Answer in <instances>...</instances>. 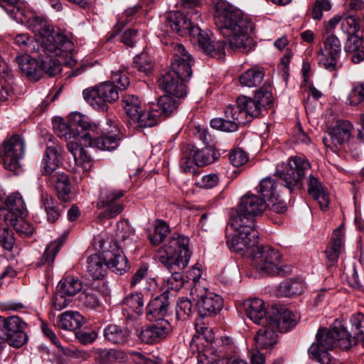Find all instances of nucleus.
<instances>
[{
  "label": "nucleus",
  "mask_w": 364,
  "mask_h": 364,
  "mask_svg": "<svg viewBox=\"0 0 364 364\" xmlns=\"http://www.w3.org/2000/svg\"><path fill=\"white\" fill-rule=\"evenodd\" d=\"M272 103L271 86L263 85L257 90L254 97L240 96L235 105H229L224 111V117L210 120L212 128L225 132H233L240 124H245L254 117H258L263 109Z\"/></svg>",
  "instance_id": "f257e3e1"
},
{
  "label": "nucleus",
  "mask_w": 364,
  "mask_h": 364,
  "mask_svg": "<svg viewBox=\"0 0 364 364\" xmlns=\"http://www.w3.org/2000/svg\"><path fill=\"white\" fill-rule=\"evenodd\" d=\"M215 24L224 36L228 38L229 49L247 53L255 46L250 36L252 23L245 18L242 12L232 5L220 1L215 5Z\"/></svg>",
  "instance_id": "f03ea898"
},
{
  "label": "nucleus",
  "mask_w": 364,
  "mask_h": 364,
  "mask_svg": "<svg viewBox=\"0 0 364 364\" xmlns=\"http://www.w3.org/2000/svg\"><path fill=\"white\" fill-rule=\"evenodd\" d=\"M191 255L189 238L176 233L159 249V262L171 274L166 281L167 289L178 291L182 288L185 279L181 271L187 267Z\"/></svg>",
  "instance_id": "7ed1b4c3"
},
{
  "label": "nucleus",
  "mask_w": 364,
  "mask_h": 364,
  "mask_svg": "<svg viewBox=\"0 0 364 364\" xmlns=\"http://www.w3.org/2000/svg\"><path fill=\"white\" fill-rule=\"evenodd\" d=\"M353 124L346 120H338L322 139L326 149L332 152L343 155L349 154L358 159L360 154V144L364 143V133L358 129L356 136L352 135Z\"/></svg>",
  "instance_id": "20e7f679"
},
{
  "label": "nucleus",
  "mask_w": 364,
  "mask_h": 364,
  "mask_svg": "<svg viewBox=\"0 0 364 364\" xmlns=\"http://www.w3.org/2000/svg\"><path fill=\"white\" fill-rule=\"evenodd\" d=\"M129 84V79L124 70L112 71L110 81L84 90L83 97L94 109L105 111L108 103L119 99V90H125Z\"/></svg>",
  "instance_id": "39448f33"
},
{
  "label": "nucleus",
  "mask_w": 364,
  "mask_h": 364,
  "mask_svg": "<svg viewBox=\"0 0 364 364\" xmlns=\"http://www.w3.org/2000/svg\"><path fill=\"white\" fill-rule=\"evenodd\" d=\"M341 323L337 321L331 328H321L316 336V341L308 349L309 355L321 364H338V360L330 353L335 347L347 350L340 344L341 336Z\"/></svg>",
  "instance_id": "423d86ee"
},
{
  "label": "nucleus",
  "mask_w": 364,
  "mask_h": 364,
  "mask_svg": "<svg viewBox=\"0 0 364 364\" xmlns=\"http://www.w3.org/2000/svg\"><path fill=\"white\" fill-rule=\"evenodd\" d=\"M53 128L55 133L65 141L80 136L90 144V131H94L95 124L90 122L88 117L73 112L69 114L67 122L61 117H55Z\"/></svg>",
  "instance_id": "0eeeda50"
},
{
  "label": "nucleus",
  "mask_w": 364,
  "mask_h": 364,
  "mask_svg": "<svg viewBox=\"0 0 364 364\" xmlns=\"http://www.w3.org/2000/svg\"><path fill=\"white\" fill-rule=\"evenodd\" d=\"M254 266L260 273L270 276H284L291 271L282 262V255L269 245L257 247L251 254Z\"/></svg>",
  "instance_id": "6e6552de"
},
{
  "label": "nucleus",
  "mask_w": 364,
  "mask_h": 364,
  "mask_svg": "<svg viewBox=\"0 0 364 364\" xmlns=\"http://www.w3.org/2000/svg\"><path fill=\"white\" fill-rule=\"evenodd\" d=\"M39 42H36V53L40 52L41 49L46 55L58 56L66 59L64 63L70 67L76 65V60L72 56L74 45L65 35L54 32L51 29L49 33L42 36Z\"/></svg>",
  "instance_id": "1a4fd4ad"
},
{
  "label": "nucleus",
  "mask_w": 364,
  "mask_h": 364,
  "mask_svg": "<svg viewBox=\"0 0 364 364\" xmlns=\"http://www.w3.org/2000/svg\"><path fill=\"white\" fill-rule=\"evenodd\" d=\"M192 272L194 274L193 280L195 284L191 288V294L193 299L196 300V306L199 315L201 317L216 315L223 308V298L220 295L209 291L200 282L196 281L200 277V269L199 268L194 267Z\"/></svg>",
  "instance_id": "9d476101"
},
{
  "label": "nucleus",
  "mask_w": 364,
  "mask_h": 364,
  "mask_svg": "<svg viewBox=\"0 0 364 364\" xmlns=\"http://www.w3.org/2000/svg\"><path fill=\"white\" fill-rule=\"evenodd\" d=\"M310 169L311 164L307 159L295 156L287 163L278 164L275 175L283 181L287 188L293 191L303 187V180Z\"/></svg>",
  "instance_id": "9b49d317"
},
{
  "label": "nucleus",
  "mask_w": 364,
  "mask_h": 364,
  "mask_svg": "<svg viewBox=\"0 0 364 364\" xmlns=\"http://www.w3.org/2000/svg\"><path fill=\"white\" fill-rule=\"evenodd\" d=\"M230 225L235 230L232 237H227L226 242L230 250L245 253L257 244L259 232L255 228V223L244 222L236 226L233 224V218H230Z\"/></svg>",
  "instance_id": "f8f14e48"
},
{
  "label": "nucleus",
  "mask_w": 364,
  "mask_h": 364,
  "mask_svg": "<svg viewBox=\"0 0 364 364\" xmlns=\"http://www.w3.org/2000/svg\"><path fill=\"white\" fill-rule=\"evenodd\" d=\"M26 326V323L18 316H0V348L6 343L15 348L21 347L28 339L24 332Z\"/></svg>",
  "instance_id": "ddd939ff"
},
{
  "label": "nucleus",
  "mask_w": 364,
  "mask_h": 364,
  "mask_svg": "<svg viewBox=\"0 0 364 364\" xmlns=\"http://www.w3.org/2000/svg\"><path fill=\"white\" fill-rule=\"evenodd\" d=\"M25 154V142L18 134H14L6 139L0 146V158L2 159L4 168L16 173L21 169L20 161Z\"/></svg>",
  "instance_id": "4468645a"
},
{
  "label": "nucleus",
  "mask_w": 364,
  "mask_h": 364,
  "mask_svg": "<svg viewBox=\"0 0 364 364\" xmlns=\"http://www.w3.org/2000/svg\"><path fill=\"white\" fill-rule=\"evenodd\" d=\"M269 208L267 201L259 196L247 193L243 196L238 205L236 213L230 218H233V224L236 226L245 222L250 224L255 223V216L261 214Z\"/></svg>",
  "instance_id": "2eb2a0df"
},
{
  "label": "nucleus",
  "mask_w": 364,
  "mask_h": 364,
  "mask_svg": "<svg viewBox=\"0 0 364 364\" xmlns=\"http://www.w3.org/2000/svg\"><path fill=\"white\" fill-rule=\"evenodd\" d=\"M123 190L102 188L97 203L98 209H105L99 215V218L111 219L120 214L124 210L121 198L124 196Z\"/></svg>",
  "instance_id": "dca6fc26"
},
{
  "label": "nucleus",
  "mask_w": 364,
  "mask_h": 364,
  "mask_svg": "<svg viewBox=\"0 0 364 364\" xmlns=\"http://www.w3.org/2000/svg\"><path fill=\"white\" fill-rule=\"evenodd\" d=\"M323 47L318 51V64L330 72H336L341 67L338 60L341 43L336 35L331 34L323 38Z\"/></svg>",
  "instance_id": "f3484780"
},
{
  "label": "nucleus",
  "mask_w": 364,
  "mask_h": 364,
  "mask_svg": "<svg viewBox=\"0 0 364 364\" xmlns=\"http://www.w3.org/2000/svg\"><path fill=\"white\" fill-rule=\"evenodd\" d=\"M300 318L298 313L284 308L273 307L268 310L267 323L277 331L284 333L295 327Z\"/></svg>",
  "instance_id": "a211bd4d"
},
{
  "label": "nucleus",
  "mask_w": 364,
  "mask_h": 364,
  "mask_svg": "<svg viewBox=\"0 0 364 364\" xmlns=\"http://www.w3.org/2000/svg\"><path fill=\"white\" fill-rule=\"evenodd\" d=\"M173 46V57L167 73L181 77L182 80H188L192 75L193 60L182 44L177 43Z\"/></svg>",
  "instance_id": "6ab92c4d"
},
{
  "label": "nucleus",
  "mask_w": 364,
  "mask_h": 364,
  "mask_svg": "<svg viewBox=\"0 0 364 364\" xmlns=\"http://www.w3.org/2000/svg\"><path fill=\"white\" fill-rule=\"evenodd\" d=\"M277 187V182L272 178L266 177L261 180L257 188L262 198L267 201L269 210L277 213H283L287 210V205L279 199Z\"/></svg>",
  "instance_id": "aec40b11"
},
{
  "label": "nucleus",
  "mask_w": 364,
  "mask_h": 364,
  "mask_svg": "<svg viewBox=\"0 0 364 364\" xmlns=\"http://www.w3.org/2000/svg\"><path fill=\"white\" fill-rule=\"evenodd\" d=\"M112 121L108 119L107 122L109 129H105L102 136L93 139L94 133L97 130V126L94 128V131H90V144L85 140V146H94L102 151H111L115 149L119 144L120 131L117 126H112Z\"/></svg>",
  "instance_id": "412c9836"
},
{
  "label": "nucleus",
  "mask_w": 364,
  "mask_h": 364,
  "mask_svg": "<svg viewBox=\"0 0 364 364\" xmlns=\"http://www.w3.org/2000/svg\"><path fill=\"white\" fill-rule=\"evenodd\" d=\"M351 332L347 330V328L341 324V336L345 338H340L341 346L346 349H350L355 346L360 336H364V314L358 312L351 315L349 319Z\"/></svg>",
  "instance_id": "4be33fe9"
},
{
  "label": "nucleus",
  "mask_w": 364,
  "mask_h": 364,
  "mask_svg": "<svg viewBox=\"0 0 364 364\" xmlns=\"http://www.w3.org/2000/svg\"><path fill=\"white\" fill-rule=\"evenodd\" d=\"M122 105L126 114L133 121L139 123L141 127H152L154 121L149 119V112H143L141 101L137 96L125 95L122 98Z\"/></svg>",
  "instance_id": "5701e85b"
},
{
  "label": "nucleus",
  "mask_w": 364,
  "mask_h": 364,
  "mask_svg": "<svg viewBox=\"0 0 364 364\" xmlns=\"http://www.w3.org/2000/svg\"><path fill=\"white\" fill-rule=\"evenodd\" d=\"M191 36L196 38L199 47L203 52L217 59L224 58L225 55V41H212L208 34L203 32L199 27H193L191 30Z\"/></svg>",
  "instance_id": "b1692460"
},
{
  "label": "nucleus",
  "mask_w": 364,
  "mask_h": 364,
  "mask_svg": "<svg viewBox=\"0 0 364 364\" xmlns=\"http://www.w3.org/2000/svg\"><path fill=\"white\" fill-rule=\"evenodd\" d=\"M199 19L200 15L197 11L191 14L190 18H188L181 11H171L167 15L166 23L173 31L179 35L183 36L187 32L191 35V30L193 27H198L193 24L197 23Z\"/></svg>",
  "instance_id": "393cba45"
},
{
  "label": "nucleus",
  "mask_w": 364,
  "mask_h": 364,
  "mask_svg": "<svg viewBox=\"0 0 364 364\" xmlns=\"http://www.w3.org/2000/svg\"><path fill=\"white\" fill-rule=\"evenodd\" d=\"M180 100L173 97L164 95L159 97L156 103H152L149 111V119L157 122V118H166L173 113L178 108Z\"/></svg>",
  "instance_id": "a878e982"
},
{
  "label": "nucleus",
  "mask_w": 364,
  "mask_h": 364,
  "mask_svg": "<svg viewBox=\"0 0 364 364\" xmlns=\"http://www.w3.org/2000/svg\"><path fill=\"white\" fill-rule=\"evenodd\" d=\"M171 331V326L168 321L161 319L156 323L142 328L138 336L142 342L152 344L164 339Z\"/></svg>",
  "instance_id": "bb28decb"
},
{
  "label": "nucleus",
  "mask_w": 364,
  "mask_h": 364,
  "mask_svg": "<svg viewBox=\"0 0 364 364\" xmlns=\"http://www.w3.org/2000/svg\"><path fill=\"white\" fill-rule=\"evenodd\" d=\"M181 77L166 73L158 80L159 87L164 90L167 95H170L175 99L180 100L187 94L185 82Z\"/></svg>",
  "instance_id": "cd10ccee"
},
{
  "label": "nucleus",
  "mask_w": 364,
  "mask_h": 364,
  "mask_svg": "<svg viewBox=\"0 0 364 364\" xmlns=\"http://www.w3.org/2000/svg\"><path fill=\"white\" fill-rule=\"evenodd\" d=\"M307 191L309 195L319 204L322 210H326L329 205V196L326 187L319 178L310 173L308 176Z\"/></svg>",
  "instance_id": "c85d7f7f"
},
{
  "label": "nucleus",
  "mask_w": 364,
  "mask_h": 364,
  "mask_svg": "<svg viewBox=\"0 0 364 364\" xmlns=\"http://www.w3.org/2000/svg\"><path fill=\"white\" fill-rule=\"evenodd\" d=\"M170 302L167 292H164L149 301L146 306V317L149 320H161L169 309Z\"/></svg>",
  "instance_id": "c756f323"
},
{
  "label": "nucleus",
  "mask_w": 364,
  "mask_h": 364,
  "mask_svg": "<svg viewBox=\"0 0 364 364\" xmlns=\"http://www.w3.org/2000/svg\"><path fill=\"white\" fill-rule=\"evenodd\" d=\"M244 311L248 318L257 324L267 323L264 302L258 298L250 299L244 301L242 304Z\"/></svg>",
  "instance_id": "7c9ffc66"
},
{
  "label": "nucleus",
  "mask_w": 364,
  "mask_h": 364,
  "mask_svg": "<svg viewBox=\"0 0 364 364\" xmlns=\"http://www.w3.org/2000/svg\"><path fill=\"white\" fill-rule=\"evenodd\" d=\"M61 147L54 142L48 145L41 161L43 175H52L60 166V153Z\"/></svg>",
  "instance_id": "2f4dec72"
},
{
  "label": "nucleus",
  "mask_w": 364,
  "mask_h": 364,
  "mask_svg": "<svg viewBox=\"0 0 364 364\" xmlns=\"http://www.w3.org/2000/svg\"><path fill=\"white\" fill-rule=\"evenodd\" d=\"M105 259L107 268L119 274H122L128 269V260L123 252L116 246L112 251H104Z\"/></svg>",
  "instance_id": "473e14b6"
},
{
  "label": "nucleus",
  "mask_w": 364,
  "mask_h": 364,
  "mask_svg": "<svg viewBox=\"0 0 364 364\" xmlns=\"http://www.w3.org/2000/svg\"><path fill=\"white\" fill-rule=\"evenodd\" d=\"M50 183L55 186L59 200L68 202L71 198L70 183L68 176L64 172H56L50 176Z\"/></svg>",
  "instance_id": "72a5a7b5"
},
{
  "label": "nucleus",
  "mask_w": 364,
  "mask_h": 364,
  "mask_svg": "<svg viewBox=\"0 0 364 364\" xmlns=\"http://www.w3.org/2000/svg\"><path fill=\"white\" fill-rule=\"evenodd\" d=\"M84 323L83 316L77 311H67L60 314L57 319L56 326L66 331H75Z\"/></svg>",
  "instance_id": "f704fd0d"
},
{
  "label": "nucleus",
  "mask_w": 364,
  "mask_h": 364,
  "mask_svg": "<svg viewBox=\"0 0 364 364\" xmlns=\"http://www.w3.org/2000/svg\"><path fill=\"white\" fill-rule=\"evenodd\" d=\"M107 268L104 252L102 255L94 254L87 257V271L92 279H102L106 274Z\"/></svg>",
  "instance_id": "c9c22d12"
},
{
  "label": "nucleus",
  "mask_w": 364,
  "mask_h": 364,
  "mask_svg": "<svg viewBox=\"0 0 364 364\" xmlns=\"http://www.w3.org/2000/svg\"><path fill=\"white\" fill-rule=\"evenodd\" d=\"M191 155L195 164L198 166H203L215 161L220 154L213 145L205 146L201 149H196L194 147L191 149Z\"/></svg>",
  "instance_id": "e433bc0d"
},
{
  "label": "nucleus",
  "mask_w": 364,
  "mask_h": 364,
  "mask_svg": "<svg viewBox=\"0 0 364 364\" xmlns=\"http://www.w3.org/2000/svg\"><path fill=\"white\" fill-rule=\"evenodd\" d=\"M127 355L114 349L98 348L95 351V364H113L114 361L124 362Z\"/></svg>",
  "instance_id": "4c0bfd02"
},
{
  "label": "nucleus",
  "mask_w": 364,
  "mask_h": 364,
  "mask_svg": "<svg viewBox=\"0 0 364 364\" xmlns=\"http://www.w3.org/2000/svg\"><path fill=\"white\" fill-rule=\"evenodd\" d=\"M261 325L262 327L257 331L255 342L258 348H268L277 343V331L274 328L269 326L268 323Z\"/></svg>",
  "instance_id": "58836bf2"
},
{
  "label": "nucleus",
  "mask_w": 364,
  "mask_h": 364,
  "mask_svg": "<svg viewBox=\"0 0 364 364\" xmlns=\"http://www.w3.org/2000/svg\"><path fill=\"white\" fill-rule=\"evenodd\" d=\"M41 207L44 209L48 221L55 223L60 216L62 210L55 199L48 193H42Z\"/></svg>",
  "instance_id": "ea45409f"
},
{
  "label": "nucleus",
  "mask_w": 364,
  "mask_h": 364,
  "mask_svg": "<svg viewBox=\"0 0 364 364\" xmlns=\"http://www.w3.org/2000/svg\"><path fill=\"white\" fill-rule=\"evenodd\" d=\"M103 335L106 341L114 344L123 345L128 341L129 332L120 326L110 324L105 328Z\"/></svg>",
  "instance_id": "a19ab883"
},
{
  "label": "nucleus",
  "mask_w": 364,
  "mask_h": 364,
  "mask_svg": "<svg viewBox=\"0 0 364 364\" xmlns=\"http://www.w3.org/2000/svg\"><path fill=\"white\" fill-rule=\"evenodd\" d=\"M16 63L19 69L28 78L38 80L40 78V71L38 69V63L36 60L30 58L29 56H17L16 58Z\"/></svg>",
  "instance_id": "79ce46f5"
},
{
  "label": "nucleus",
  "mask_w": 364,
  "mask_h": 364,
  "mask_svg": "<svg viewBox=\"0 0 364 364\" xmlns=\"http://www.w3.org/2000/svg\"><path fill=\"white\" fill-rule=\"evenodd\" d=\"M264 77V73L262 68L255 65L243 73L240 77V82L242 85L248 87H257L261 84Z\"/></svg>",
  "instance_id": "37998d69"
},
{
  "label": "nucleus",
  "mask_w": 364,
  "mask_h": 364,
  "mask_svg": "<svg viewBox=\"0 0 364 364\" xmlns=\"http://www.w3.org/2000/svg\"><path fill=\"white\" fill-rule=\"evenodd\" d=\"M82 283L78 278L67 276L60 280L56 289L60 290L61 293L67 294L72 298L82 289Z\"/></svg>",
  "instance_id": "c03bdc74"
},
{
  "label": "nucleus",
  "mask_w": 364,
  "mask_h": 364,
  "mask_svg": "<svg viewBox=\"0 0 364 364\" xmlns=\"http://www.w3.org/2000/svg\"><path fill=\"white\" fill-rule=\"evenodd\" d=\"M304 289V283L298 279H287L278 287V294L281 296H293L301 294Z\"/></svg>",
  "instance_id": "a18cd8bd"
},
{
  "label": "nucleus",
  "mask_w": 364,
  "mask_h": 364,
  "mask_svg": "<svg viewBox=\"0 0 364 364\" xmlns=\"http://www.w3.org/2000/svg\"><path fill=\"white\" fill-rule=\"evenodd\" d=\"M123 310H131L134 314L141 315L144 312V298L141 293H131L122 301Z\"/></svg>",
  "instance_id": "49530a36"
},
{
  "label": "nucleus",
  "mask_w": 364,
  "mask_h": 364,
  "mask_svg": "<svg viewBox=\"0 0 364 364\" xmlns=\"http://www.w3.org/2000/svg\"><path fill=\"white\" fill-rule=\"evenodd\" d=\"M54 55H47L44 58L43 53H40L38 60L41 62V68L49 76H54L59 73L62 69L61 63Z\"/></svg>",
  "instance_id": "de8ad7c7"
},
{
  "label": "nucleus",
  "mask_w": 364,
  "mask_h": 364,
  "mask_svg": "<svg viewBox=\"0 0 364 364\" xmlns=\"http://www.w3.org/2000/svg\"><path fill=\"white\" fill-rule=\"evenodd\" d=\"M63 245V240H58L50 242L45 250V252L38 262V266L53 264L55 257Z\"/></svg>",
  "instance_id": "09e8293b"
},
{
  "label": "nucleus",
  "mask_w": 364,
  "mask_h": 364,
  "mask_svg": "<svg viewBox=\"0 0 364 364\" xmlns=\"http://www.w3.org/2000/svg\"><path fill=\"white\" fill-rule=\"evenodd\" d=\"M78 302L80 306L87 309H95L100 304V299L93 289L82 291L78 296Z\"/></svg>",
  "instance_id": "8fccbe9b"
},
{
  "label": "nucleus",
  "mask_w": 364,
  "mask_h": 364,
  "mask_svg": "<svg viewBox=\"0 0 364 364\" xmlns=\"http://www.w3.org/2000/svg\"><path fill=\"white\" fill-rule=\"evenodd\" d=\"M23 6L21 0H0V6L16 19L20 18L18 16L23 14Z\"/></svg>",
  "instance_id": "3c124183"
},
{
  "label": "nucleus",
  "mask_w": 364,
  "mask_h": 364,
  "mask_svg": "<svg viewBox=\"0 0 364 364\" xmlns=\"http://www.w3.org/2000/svg\"><path fill=\"white\" fill-rule=\"evenodd\" d=\"M169 232V226L166 222L161 220H157L155 225L154 232L152 235L149 236L151 242L154 245H158L164 241Z\"/></svg>",
  "instance_id": "603ef678"
},
{
  "label": "nucleus",
  "mask_w": 364,
  "mask_h": 364,
  "mask_svg": "<svg viewBox=\"0 0 364 364\" xmlns=\"http://www.w3.org/2000/svg\"><path fill=\"white\" fill-rule=\"evenodd\" d=\"M6 208L26 213V208L22 196L19 193H13L8 196L4 202Z\"/></svg>",
  "instance_id": "864d4df0"
},
{
  "label": "nucleus",
  "mask_w": 364,
  "mask_h": 364,
  "mask_svg": "<svg viewBox=\"0 0 364 364\" xmlns=\"http://www.w3.org/2000/svg\"><path fill=\"white\" fill-rule=\"evenodd\" d=\"M134 65L139 71L147 75L153 69L152 58L147 53L143 52L134 58Z\"/></svg>",
  "instance_id": "5fc2aeb1"
},
{
  "label": "nucleus",
  "mask_w": 364,
  "mask_h": 364,
  "mask_svg": "<svg viewBox=\"0 0 364 364\" xmlns=\"http://www.w3.org/2000/svg\"><path fill=\"white\" fill-rule=\"evenodd\" d=\"M193 313V305L190 299L180 298L176 308V317L178 320H186Z\"/></svg>",
  "instance_id": "6e6d98bb"
},
{
  "label": "nucleus",
  "mask_w": 364,
  "mask_h": 364,
  "mask_svg": "<svg viewBox=\"0 0 364 364\" xmlns=\"http://www.w3.org/2000/svg\"><path fill=\"white\" fill-rule=\"evenodd\" d=\"M36 42L33 38L30 36L28 33H20L17 34L14 38V43L21 49L24 50L26 52L35 53L36 50Z\"/></svg>",
  "instance_id": "4d7b16f0"
},
{
  "label": "nucleus",
  "mask_w": 364,
  "mask_h": 364,
  "mask_svg": "<svg viewBox=\"0 0 364 364\" xmlns=\"http://www.w3.org/2000/svg\"><path fill=\"white\" fill-rule=\"evenodd\" d=\"M332 5L329 0H316L311 9V16L314 20L320 21L323 18V13L329 11Z\"/></svg>",
  "instance_id": "13d9d810"
},
{
  "label": "nucleus",
  "mask_w": 364,
  "mask_h": 364,
  "mask_svg": "<svg viewBox=\"0 0 364 364\" xmlns=\"http://www.w3.org/2000/svg\"><path fill=\"white\" fill-rule=\"evenodd\" d=\"M341 29L349 35H356L360 30L359 19L355 16H348L341 21Z\"/></svg>",
  "instance_id": "bf43d9fd"
},
{
  "label": "nucleus",
  "mask_w": 364,
  "mask_h": 364,
  "mask_svg": "<svg viewBox=\"0 0 364 364\" xmlns=\"http://www.w3.org/2000/svg\"><path fill=\"white\" fill-rule=\"evenodd\" d=\"M15 239L12 230L0 225V245L6 250H11L14 245Z\"/></svg>",
  "instance_id": "052dcab7"
},
{
  "label": "nucleus",
  "mask_w": 364,
  "mask_h": 364,
  "mask_svg": "<svg viewBox=\"0 0 364 364\" xmlns=\"http://www.w3.org/2000/svg\"><path fill=\"white\" fill-rule=\"evenodd\" d=\"M196 335L193 336L196 339L204 340L207 343H211L215 339V334L212 328L205 326L204 324L196 323ZM194 338H193V340Z\"/></svg>",
  "instance_id": "680f3d73"
},
{
  "label": "nucleus",
  "mask_w": 364,
  "mask_h": 364,
  "mask_svg": "<svg viewBox=\"0 0 364 364\" xmlns=\"http://www.w3.org/2000/svg\"><path fill=\"white\" fill-rule=\"evenodd\" d=\"M24 213H17L16 210L9 208L1 209L0 212V218L13 228L16 225L17 222L24 215Z\"/></svg>",
  "instance_id": "e2e57ef3"
},
{
  "label": "nucleus",
  "mask_w": 364,
  "mask_h": 364,
  "mask_svg": "<svg viewBox=\"0 0 364 364\" xmlns=\"http://www.w3.org/2000/svg\"><path fill=\"white\" fill-rule=\"evenodd\" d=\"M30 26L32 28L33 31L38 33L41 37L43 35H46L52 29L43 18L38 16H35L31 19Z\"/></svg>",
  "instance_id": "0e129e2a"
},
{
  "label": "nucleus",
  "mask_w": 364,
  "mask_h": 364,
  "mask_svg": "<svg viewBox=\"0 0 364 364\" xmlns=\"http://www.w3.org/2000/svg\"><path fill=\"white\" fill-rule=\"evenodd\" d=\"M364 48V40L358 35H349L344 46L346 53L358 51Z\"/></svg>",
  "instance_id": "69168bd1"
},
{
  "label": "nucleus",
  "mask_w": 364,
  "mask_h": 364,
  "mask_svg": "<svg viewBox=\"0 0 364 364\" xmlns=\"http://www.w3.org/2000/svg\"><path fill=\"white\" fill-rule=\"evenodd\" d=\"M70 301V296L61 293L60 290L57 289L53 298L52 306L56 311H61L62 309L66 308Z\"/></svg>",
  "instance_id": "338daca9"
},
{
  "label": "nucleus",
  "mask_w": 364,
  "mask_h": 364,
  "mask_svg": "<svg viewBox=\"0 0 364 364\" xmlns=\"http://www.w3.org/2000/svg\"><path fill=\"white\" fill-rule=\"evenodd\" d=\"M350 105H355L360 102H364V83L355 85L349 94L348 97Z\"/></svg>",
  "instance_id": "774afa93"
}]
</instances>
